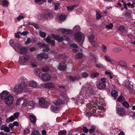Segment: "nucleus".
Returning <instances> with one entry per match:
<instances>
[{
	"instance_id": "obj_1",
	"label": "nucleus",
	"mask_w": 135,
	"mask_h": 135,
	"mask_svg": "<svg viewBox=\"0 0 135 135\" xmlns=\"http://www.w3.org/2000/svg\"><path fill=\"white\" fill-rule=\"evenodd\" d=\"M31 62V57L28 55H24L20 57L18 63L21 65H27Z\"/></svg>"
},
{
	"instance_id": "obj_2",
	"label": "nucleus",
	"mask_w": 135,
	"mask_h": 135,
	"mask_svg": "<svg viewBox=\"0 0 135 135\" xmlns=\"http://www.w3.org/2000/svg\"><path fill=\"white\" fill-rule=\"evenodd\" d=\"M28 89L25 86L20 84L15 85L14 89V91L16 93H20L23 91H25L28 90Z\"/></svg>"
},
{
	"instance_id": "obj_3",
	"label": "nucleus",
	"mask_w": 135,
	"mask_h": 135,
	"mask_svg": "<svg viewBox=\"0 0 135 135\" xmlns=\"http://www.w3.org/2000/svg\"><path fill=\"white\" fill-rule=\"evenodd\" d=\"M51 37L54 40H57L58 41L60 42L63 40L67 41L69 42L70 41L68 35H64L63 36H60L58 35L55 36L52 35Z\"/></svg>"
},
{
	"instance_id": "obj_4",
	"label": "nucleus",
	"mask_w": 135,
	"mask_h": 135,
	"mask_svg": "<svg viewBox=\"0 0 135 135\" xmlns=\"http://www.w3.org/2000/svg\"><path fill=\"white\" fill-rule=\"evenodd\" d=\"M74 37L75 39L79 42H81L83 44L84 40V37L83 34L81 32L75 33L74 34Z\"/></svg>"
},
{
	"instance_id": "obj_5",
	"label": "nucleus",
	"mask_w": 135,
	"mask_h": 135,
	"mask_svg": "<svg viewBox=\"0 0 135 135\" xmlns=\"http://www.w3.org/2000/svg\"><path fill=\"white\" fill-rule=\"evenodd\" d=\"M14 99L13 97L11 95L5 99V103L7 105L10 106L13 104Z\"/></svg>"
},
{
	"instance_id": "obj_6",
	"label": "nucleus",
	"mask_w": 135,
	"mask_h": 135,
	"mask_svg": "<svg viewBox=\"0 0 135 135\" xmlns=\"http://www.w3.org/2000/svg\"><path fill=\"white\" fill-rule=\"evenodd\" d=\"M39 107L43 108H47L49 105V103L45 102V99L43 98H41L39 100Z\"/></svg>"
},
{
	"instance_id": "obj_7",
	"label": "nucleus",
	"mask_w": 135,
	"mask_h": 135,
	"mask_svg": "<svg viewBox=\"0 0 135 135\" xmlns=\"http://www.w3.org/2000/svg\"><path fill=\"white\" fill-rule=\"evenodd\" d=\"M19 81L20 84L25 86V87H27L29 89V86L28 85L26 78L24 76H21L19 79Z\"/></svg>"
},
{
	"instance_id": "obj_8",
	"label": "nucleus",
	"mask_w": 135,
	"mask_h": 135,
	"mask_svg": "<svg viewBox=\"0 0 135 135\" xmlns=\"http://www.w3.org/2000/svg\"><path fill=\"white\" fill-rule=\"evenodd\" d=\"M10 95L11 94L7 90H4L1 93L0 96L2 99L5 100L8 96Z\"/></svg>"
},
{
	"instance_id": "obj_9",
	"label": "nucleus",
	"mask_w": 135,
	"mask_h": 135,
	"mask_svg": "<svg viewBox=\"0 0 135 135\" xmlns=\"http://www.w3.org/2000/svg\"><path fill=\"white\" fill-rule=\"evenodd\" d=\"M57 68L59 70L63 71L66 69V66L64 62L61 61L59 63L57 66Z\"/></svg>"
},
{
	"instance_id": "obj_10",
	"label": "nucleus",
	"mask_w": 135,
	"mask_h": 135,
	"mask_svg": "<svg viewBox=\"0 0 135 135\" xmlns=\"http://www.w3.org/2000/svg\"><path fill=\"white\" fill-rule=\"evenodd\" d=\"M51 78L50 75L47 73L42 74L41 75V79L42 81H49Z\"/></svg>"
},
{
	"instance_id": "obj_11",
	"label": "nucleus",
	"mask_w": 135,
	"mask_h": 135,
	"mask_svg": "<svg viewBox=\"0 0 135 135\" xmlns=\"http://www.w3.org/2000/svg\"><path fill=\"white\" fill-rule=\"evenodd\" d=\"M118 114L120 116H123L126 114V111L124 109L122 108H119L117 109Z\"/></svg>"
},
{
	"instance_id": "obj_12",
	"label": "nucleus",
	"mask_w": 135,
	"mask_h": 135,
	"mask_svg": "<svg viewBox=\"0 0 135 135\" xmlns=\"http://www.w3.org/2000/svg\"><path fill=\"white\" fill-rule=\"evenodd\" d=\"M120 131V129L117 128H111L110 131V135H117L118 133Z\"/></svg>"
},
{
	"instance_id": "obj_13",
	"label": "nucleus",
	"mask_w": 135,
	"mask_h": 135,
	"mask_svg": "<svg viewBox=\"0 0 135 135\" xmlns=\"http://www.w3.org/2000/svg\"><path fill=\"white\" fill-rule=\"evenodd\" d=\"M37 57L39 60H41L43 58L46 59H47L48 58V56L47 54L43 53L38 54Z\"/></svg>"
},
{
	"instance_id": "obj_14",
	"label": "nucleus",
	"mask_w": 135,
	"mask_h": 135,
	"mask_svg": "<svg viewBox=\"0 0 135 135\" xmlns=\"http://www.w3.org/2000/svg\"><path fill=\"white\" fill-rule=\"evenodd\" d=\"M43 86L47 89H50L53 88L55 86L54 84L51 82H49L43 85Z\"/></svg>"
},
{
	"instance_id": "obj_15",
	"label": "nucleus",
	"mask_w": 135,
	"mask_h": 135,
	"mask_svg": "<svg viewBox=\"0 0 135 135\" xmlns=\"http://www.w3.org/2000/svg\"><path fill=\"white\" fill-rule=\"evenodd\" d=\"M53 17V15L51 13H46L44 15V18L45 19L47 20L52 19Z\"/></svg>"
},
{
	"instance_id": "obj_16",
	"label": "nucleus",
	"mask_w": 135,
	"mask_h": 135,
	"mask_svg": "<svg viewBox=\"0 0 135 135\" xmlns=\"http://www.w3.org/2000/svg\"><path fill=\"white\" fill-rule=\"evenodd\" d=\"M28 85L29 86V87L32 88H35L37 85V83L35 81H31L29 82Z\"/></svg>"
},
{
	"instance_id": "obj_17",
	"label": "nucleus",
	"mask_w": 135,
	"mask_h": 135,
	"mask_svg": "<svg viewBox=\"0 0 135 135\" xmlns=\"http://www.w3.org/2000/svg\"><path fill=\"white\" fill-rule=\"evenodd\" d=\"M105 83H102V82H99L97 85V87L99 89H103L106 87Z\"/></svg>"
},
{
	"instance_id": "obj_18",
	"label": "nucleus",
	"mask_w": 135,
	"mask_h": 135,
	"mask_svg": "<svg viewBox=\"0 0 135 135\" xmlns=\"http://www.w3.org/2000/svg\"><path fill=\"white\" fill-rule=\"evenodd\" d=\"M45 40L47 42L50 43L52 46H54L55 45V41L54 40H51L50 39V38L49 36H48L47 38L45 39Z\"/></svg>"
},
{
	"instance_id": "obj_19",
	"label": "nucleus",
	"mask_w": 135,
	"mask_h": 135,
	"mask_svg": "<svg viewBox=\"0 0 135 135\" xmlns=\"http://www.w3.org/2000/svg\"><path fill=\"white\" fill-rule=\"evenodd\" d=\"M117 64L122 66L126 67L127 65L126 62L123 60H120L117 62Z\"/></svg>"
},
{
	"instance_id": "obj_20",
	"label": "nucleus",
	"mask_w": 135,
	"mask_h": 135,
	"mask_svg": "<svg viewBox=\"0 0 135 135\" xmlns=\"http://www.w3.org/2000/svg\"><path fill=\"white\" fill-rule=\"evenodd\" d=\"M98 58V57L97 55L93 54H90V58L91 61L94 62L96 61Z\"/></svg>"
},
{
	"instance_id": "obj_21",
	"label": "nucleus",
	"mask_w": 135,
	"mask_h": 135,
	"mask_svg": "<svg viewBox=\"0 0 135 135\" xmlns=\"http://www.w3.org/2000/svg\"><path fill=\"white\" fill-rule=\"evenodd\" d=\"M29 117L31 122L33 124H35L36 120V116L34 115H30L29 116Z\"/></svg>"
},
{
	"instance_id": "obj_22",
	"label": "nucleus",
	"mask_w": 135,
	"mask_h": 135,
	"mask_svg": "<svg viewBox=\"0 0 135 135\" xmlns=\"http://www.w3.org/2000/svg\"><path fill=\"white\" fill-rule=\"evenodd\" d=\"M19 51V52L22 54L26 53L27 51V48L25 47H23L20 48V49Z\"/></svg>"
},
{
	"instance_id": "obj_23",
	"label": "nucleus",
	"mask_w": 135,
	"mask_h": 135,
	"mask_svg": "<svg viewBox=\"0 0 135 135\" xmlns=\"http://www.w3.org/2000/svg\"><path fill=\"white\" fill-rule=\"evenodd\" d=\"M111 94L112 96L114 97L115 99L118 96V92L115 90H113L111 91Z\"/></svg>"
},
{
	"instance_id": "obj_24",
	"label": "nucleus",
	"mask_w": 135,
	"mask_h": 135,
	"mask_svg": "<svg viewBox=\"0 0 135 135\" xmlns=\"http://www.w3.org/2000/svg\"><path fill=\"white\" fill-rule=\"evenodd\" d=\"M51 110L55 113H57L59 110V109L56 106H52L51 108Z\"/></svg>"
},
{
	"instance_id": "obj_25",
	"label": "nucleus",
	"mask_w": 135,
	"mask_h": 135,
	"mask_svg": "<svg viewBox=\"0 0 135 135\" xmlns=\"http://www.w3.org/2000/svg\"><path fill=\"white\" fill-rule=\"evenodd\" d=\"M15 119V118L12 115L7 118L6 119V122L7 123H9L10 122H12Z\"/></svg>"
},
{
	"instance_id": "obj_26",
	"label": "nucleus",
	"mask_w": 135,
	"mask_h": 135,
	"mask_svg": "<svg viewBox=\"0 0 135 135\" xmlns=\"http://www.w3.org/2000/svg\"><path fill=\"white\" fill-rule=\"evenodd\" d=\"M95 66L96 67L99 69H104L105 68V66L100 63L96 64Z\"/></svg>"
},
{
	"instance_id": "obj_27",
	"label": "nucleus",
	"mask_w": 135,
	"mask_h": 135,
	"mask_svg": "<svg viewBox=\"0 0 135 135\" xmlns=\"http://www.w3.org/2000/svg\"><path fill=\"white\" fill-rule=\"evenodd\" d=\"M62 100L60 99H58L56 101L55 104L56 105H59L60 104H62L63 103Z\"/></svg>"
},
{
	"instance_id": "obj_28",
	"label": "nucleus",
	"mask_w": 135,
	"mask_h": 135,
	"mask_svg": "<svg viewBox=\"0 0 135 135\" xmlns=\"http://www.w3.org/2000/svg\"><path fill=\"white\" fill-rule=\"evenodd\" d=\"M99 75V73H91L90 75V77L91 78L93 79L97 77Z\"/></svg>"
},
{
	"instance_id": "obj_29",
	"label": "nucleus",
	"mask_w": 135,
	"mask_h": 135,
	"mask_svg": "<svg viewBox=\"0 0 135 135\" xmlns=\"http://www.w3.org/2000/svg\"><path fill=\"white\" fill-rule=\"evenodd\" d=\"M61 30L63 33L66 34H69L71 32L70 30L65 29H62Z\"/></svg>"
},
{
	"instance_id": "obj_30",
	"label": "nucleus",
	"mask_w": 135,
	"mask_h": 135,
	"mask_svg": "<svg viewBox=\"0 0 135 135\" xmlns=\"http://www.w3.org/2000/svg\"><path fill=\"white\" fill-rule=\"evenodd\" d=\"M94 37L93 34H91V35L89 37V41L91 43H93L94 42Z\"/></svg>"
},
{
	"instance_id": "obj_31",
	"label": "nucleus",
	"mask_w": 135,
	"mask_h": 135,
	"mask_svg": "<svg viewBox=\"0 0 135 135\" xmlns=\"http://www.w3.org/2000/svg\"><path fill=\"white\" fill-rule=\"evenodd\" d=\"M43 47L45 48L42 50V51L44 52H47L49 50V47H48V46L46 44H45V46H44Z\"/></svg>"
},
{
	"instance_id": "obj_32",
	"label": "nucleus",
	"mask_w": 135,
	"mask_h": 135,
	"mask_svg": "<svg viewBox=\"0 0 135 135\" xmlns=\"http://www.w3.org/2000/svg\"><path fill=\"white\" fill-rule=\"evenodd\" d=\"M96 127L94 126H92L91 128L89 130V132L90 133H93L94 132V130L95 129Z\"/></svg>"
},
{
	"instance_id": "obj_33",
	"label": "nucleus",
	"mask_w": 135,
	"mask_h": 135,
	"mask_svg": "<svg viewBox=\"0 0 135 135\" xmlns=\"http://www.w3.org/2000/svg\"><path fill=\"white\" fill-rule=\"evenodd\" d=\"M112 50L114 52L118 53L121 51V50L119 47H115Z\"/></svg>"
},
{
	"instance_id": "obj_34",
	"label": "nucleus",
	"mask_w": 135,
	"mask_h": 135,
	"mask_svg": "<svg viewBox=\"0 0 135 135\" xmlns=\"http://www.w3.org/2000/svg\"><path fill=\"white\" fill-rule=\"evenodd\" d=\"M59 20L61 21H64L66 19L65 15H61L59 17Z\"/></svg>"
},
{
	"instance_id": "obj_35",
	"label": "nucleus",
	"mask_w": 135,
	"mask_h": 135,
	"mask_svg": "<svg viewBox=\"0 0 135 135\" xmlns=\"http://www.w3.org/2000/svg\"><path fill=\"white\" fill-rule=\"evenodd\" d=\"M23 101V99L22 98H20L16 102V104L17 105H19L21 103H22Z\"/></svg>"
},
{
	"instance_id": "obj_36",
	"label": "nucleus",
	"mask_w": 135,
	"mask_h": 135,
	"mask_svg": "<svg viewBox=\"0 0 135 135\" xmlns=\"http://www.w3.org/2000/svg\"><path fill=\"white\" fill-rule=\"evenodd\" d=\"M35 1L36 3L42 4L43 3L46 2V0H35Z\"/></svg>"
},
{
	"instance_id": "obj_37",
	"label": "nucleus",
	"mask_w": 135,
	"mask_h": 135,
	"mask_svg": "<svg viewBox=\"0 0 135 135\" xmlns=\"http://www.w3.org/2000/svg\"><path fill=\"white\" fill-rule=\"evenodd\" d=\"M66 131L65 130L60 131L59 132L58 135H66Z\"/></svg>"
},
{
	"instance_id": "obj_38",
	"label": "nucleus",
	"mask_w": 135,
	"mask_h": 135,
	"mask_svg": "<svg viewBox=\"0 0 135 135\" xmlns=\"http://www.w3.org/2000/svg\"><path fill=\"white\" fill-rule=\"evenodd\" d=\"M31 135H40L39 131L35 130L32 133Z\"/></svg>"
},
{
	"instance_id": "obj_39",
	"label": "nucleus",
	"mask_w": 135,
	"mask_h": 135,
	"mask_svg": "<svg viewBox=\"0 0 135 135\" xmlns=\"http://www.w3.org/2000/svg\"><path fill=\"white\" fill-rule=\"evenodd\" d=\"M82 54L81 53H79L77 54L75 56L76 59H80L82 57Z\"/></svg>"
},
{
	"instance_id": "obj_40",
	"label": "nucleus",
	"mask_w": 135,
	"mask_h": 135,
	"mask_svg": "<svg viewBox=\"0 0 135 135\" xmlns=\"http://www.w3.org/2000/svg\"><path fill=\"white\" fill-rule=\"evenodd\" d=\"M123 105L126 108H128L129 107V105L127 101H125L122 103Z\"/></svg>"
},
{
	"instance_id": "obj_41",
	"label": "nucleus",
	"mask_w": 135,
	"mask_h": 135,
	"mask_svg": "<svg viewBox=\"0 0 135 135\" xmlns=\"http://www.w3.org/2000/svg\"><path fill=\"white\" fill-rule=\"evenodd\" d=\"M49 70V67L48 66H45L42 68V70L43 72H47Z\"/></svg>"
},
{
	"instance_id": "obj_42",
	"label": "nucleus",
	"mask_w": 135,
	"mask_h": 135,
	"mask_svg": "<svg viewBox=\"0 0 135 135\" xmlns=\"http://www.w3.org/2000/svg\"><path fill=\"white\" fill-rule=\"evenodd\" d=\"M35 103L34 101H31L29 102L28 103L29 105L31 107H33L35 105Z\"/></svg>"
},
{
	"instance_id": "obj_43",
	"label": "nucleus",
	"mask_w": 135,
	"mask_h": 135,
	"mask_svg": "<svg viewBox=\"0 0 135 135\" xmlns=\"http://www.w3.org/2000/svg\"><path fill=\"white\" fill-rule=\"evenodd\" d=\"M104 58L106 60L112 63V60L110 59V57L109 56L105 55L104 56Z\"/></svg>"
},
{
	"instance_id": "obj_44",
	"label": "nucleus",
	"mask_w": 135,
	"mask_h": 135,
	"mask_svg": "<svg viewBox=\"0 0 135 135\" xmlns=\"http://www.w3.org/2000/svg\"><path fill=\"white\" fill-rule=\"evenodd\" d=\"M39 35L41 37L44 38L46 36V34L45 32L40 31Z\"/></svg>"
},
{
	"instance_id": "obj_45",
	"label": "nucleus",
	"mask_w": 135,
	"mask_h": 135,
	"mask_svg": "<svg viewBox=\"0 0 135 135\" xmlns=\"http://www.w3.org/2000/svg\"><path fill=\"white\" fill-rule=\"evenodd\" d=\"M9 4V3L7 0H3L2 1V4L4 6H7Z\"/></svg>"
},
{
	"instance_id": "obj_46",
	"label": "nucleus",
	"mask_w": 135,
	"mask_h": 135,
	"mask_svg": "<svg viewBox=\"0 0 135 135\" xmlns=\"http://www.w3.org/2000/svg\"><path fill=\"white\" fill-rule=\"evenodd\" d=\"M76 6L74 5L73 6H70L67 7V9L68 10H71L73 9L74 7H76Z\"/></svg>"
},
{
	"instance_id": "obj_47",
	"label": "nucleus",
	"mask_w": 135,
	"mask_h": 135,
	"mask_svg": "<svg viewBox=\"0 0 135 135\" xmlns=\"http://www.w3.org/2000/svg\"><path fill=\"white\" fill-rule=\"evenodd\" d=\"M82 130L83 132L85 133H87L89 131V130L85 127H83Z\"/></svg>"
},
{
	"instance_id": "obj_48",
	"label": "nucleus",
	"mask_w": 135,
	"mask_h": 135,
	"mask_svg": "<svg viewBox=\"0 0 135 135\" xmlns=\"http://www.w3.org/2000/svg\"><path fill=\"white\" fill-rule=\"evenodd\" d=\"M88 74L86 72H83L81 74L82 77L84 78H86L88 77Z\"/></svg>"
},
{
	"instance_id": "obj_49",
	"label": "nucleus",
	"mask_w": 135,
	"mask_h": 135,
	"mask_svg": "<svg viewBox=\"0 0 135 135\" xmlns=\"http://www.w3.org/2000/svg\"><path fill=\"white\" fill-rule=\"evenodd\" d=\"M97 19H99L101 17V15L99 14V13L98 12H97Z\"/></svg>"
},
{
	"instance_id": "obj_50",
	"label": "nucleus",
	"mask_w": 135,
	"mask_h": 135,
	"mask_svg": "<svg viewBox=\"0 0 135 135\" xmlns=\"http://www.w3.org/2000/svg\"><path fill=\"white\" fill-rule=\"evenodd\" d=\"M30 63H31V65L33 67H36L37 66L36 62L35 61L33 62L31 60V62Z\"/></svg>"
},
{
	"instance_id": "obj_51",
	"label": "nucleus",
	"mask_w": 135,
	"mask_h": 135,
	"mask_svg": "<svg viewBox=\"0 0 135 135\" xmlns=\"http://www.w3.org/2000/svg\"><path fill=\"white\" fill-rule=\"evenodd\" d=\"M92 45L95 47H97L98 45V44L95 41H94L93 43H91Z\"/></svg>"
},
{
	"instance_id": "obj_52",
	"label": "nucleus",
	"mask_w": 135,
	"mask_h": 135,
	"mask_svg": "<svg viewBox=\"0 0 135 135\" xmlns=\"http://www.w3.org/2000/svg\"><path fill=\"white\" fill-rule=\"evenodd\" d=\"M31 42V40L30 38H28L27 41L25 42V44L26 45H27L30 43Z\"/></svg>"
},
{
	"instance_id": "obj_53",
	"label": "nucleus",
	"mask_w": 135,
	"mask_h": 135,
	"mask_svg": "<svg viewBox=\"0 0 135 135\" xmlns=\"http://www.w3.org/2000/svg\"><path fill=\"white\" fill-rule=\"evenodd\" d=\"M102 48L103 51L105 52L107 51L106 47L104 45H102Z\"/></svg>"
},
{
	"instance_id": "obj_54",
	"label": "nucleus",
	"mask_w": 135,
	"mask_h": 135,
	"mask_svg": "<svg viewBox=\"0 0 135 135\" xmlns=\"http://www.w3.org/2000/svg\"><path fill=\"white\" fill-rule=\"evenodd\" d=\"M70 46L74 48H78V47L77 45L75 44H70Z\"/></svg>"
},
{
	"instance_id": "obj_55",
	"label": "nucleus",
	"mask_w": 135,
	"mask_h": 135,
	"mask_svg": "<svg viewBox=\"0 0 135 135\" xmlns=\"http://www.w3.org/2000/svg\"><path fill=\"white\" fill-rule=\"evenodd\" d=\"M125 29L124 27L123 26H121L119 28V30L121 31H123Z\"/></svg>"
},
{
	"instance_id": "obj_56",
	"label": "nucleus",
	"mask_w": 135,
	"mask_h": 135,
	"mask_svg": "<svg viewBox=\"0 0 135 135\" xmlns=\"http://www.w3.org/2000/svg\"><path fill=\"white\" fill-rule=\"evenodd\" d=\"M24 18L23 16L22 15H19L17 18V20L18 21H20L21 19H23Z\"/></svg>"
},
{
	"instance_id": "obj_57",
	"label": "nucleus",
	"mask_w": 135,
	"mask_h": 135,
	"mask_svg": "<svg viewBox=\"0 0 135 135\" xmlns=\"http://www.w3.org/2000/svg\"><path fill=\"white\" fill-rule=\"evenodd\" d=\"M30 132V130L28 129H26L24 131V134H27Z\"/></svg>"
},
{
	"instance_id": "obj_58",
	"label": "nucleus",
	"mask_w": 135,
	"mask_h": 135,
	"mask_svg": "<svg viewBox=\"0 0 135 135\" xmlns=\"http://www.w3.org/2000/svg\"><path fill=\"white\" fill-rule=\"evenodd\" d=\"M21 32L20 31L18 32L17 33L15 34V37L17 38H18L20 37V36H19V34H20Z\"/></svg>"
},
{
	"instance_id": "obj_59",
	"label": "nucleus",
	"mask_w": 135,
	"mask_h": 135,
	"mask_svg": "<svg viewBox=\"0 0 135 135\" xmlns=\"http://www.w3.org/2000/svg\"><path fill=\"white\" fill-rule=\"evenodd\" d=\"M113 27V25L112 24L110 23L108 25H107L106 26V28H108L109 29H111Z\"/></svg>"
},
{
	"instance_id": "obj_60",
	"label": "nucleus",
	"mask_w": 135,
	"mask_h": 135,
	"mask_svg": "<svg viewBox=\"0 0 135 135\" xmlns=\"http://www.w3.org/2000/svg\"><path fill=\"white\" fill-rule=\"evenodd\" d=\"M28 33V32L27 31H25L21 32L20 33L21 35H23V36H26Z\"/></svg>"
},
{
	"instance_id": "obj_61",
	"label": "nucleus",
	"mask_w": 135,
	"mask_h": 135,
	"mask_svg": "<svg viewBox=\"0 0 135 135\" xmlns=\"http://www.w3.org/2000/svg\"><path fill=\"white\" fill-rule=\"evenodd\" d=\"M27 102L26 99L23 100L22 103V105L23 106H25L27 104Z\"/></svg>"
},
{
	"instance_id": "obj_62",
	"label": "nucleus",
	"mask_w": 135,
	"mask_h": 135,
	"mask_svg": "<svg viewBox=\"0 0 135 135\" xmlns=\"http://www.w3.org/2000/svg\"><path fill=\"white\" fill-rule=\"evenodd\" d=\"M19 113L18 112L15 113L14 114V115L15 117V118H17L19 116Z\"/></svg>"
},
{
	"instance_id": "obj_63",
	"label": "nucleus",
	"mask_w": 135,
	"mask_h": 135,
	"mask_svg": "<svg viewBox=\"0 0 135 135\" xmlns=\"http://www.w3.org/2000/svg\"><path fill=\"white\" fill-rule=\"evenodd\" d=\"M45 44L44 43H41L40 42H39L38 43V45L40 47H43L44 46H45Z\"/></svg>"
},
{
	"instance_id": "obj_64",
	"label": "nucleus",
	"mask_w": 135,
	"mask_h": 135,
	"mask_svg": "<svg viewBox=\"0 0 135 135\" xmlns=\"http://www.w3.org/2000/svg\"><path fill=\"white\" fill-rule=\"evenodd\" d=\"M65 56L64 54H60L58 55V57L59 59H60L61 58H63Z\"/></svg>"
}]
</instances>
